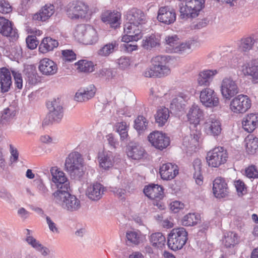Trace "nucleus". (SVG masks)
<instances>
[{
  "instance_id": "13",
  "label": "nucleus",
  "mask_w": 258,
  "mask_h": 258,
  "mask_svg": "<svg viewBox=\"0 0 258 258\" xmlns=\"http://www.w3.org/2000/svg\"><path fill=\"white\" fill-rule=\"evenodd\" d=\"M220 91L224 98L230 100L238 93L239 89L235 81L230 77H226L221 82Z\"/></svg>"
},
{
  "instance_id": "4",
  "label": "nucleus",
  "mask_w": 258,
  "mask_h": 258,
  "mask_svg": "<svg viewBox=\"0 0 258 258\" xmlns=\"http://www.w3.org/2000/svg\"><path fill=\"white\" fill-rule=\"evenodd\" d=\"M75 37L81 42L86 45H92L99 39L96 30L90 25L81 24L76 28Z\"/></svg>"
},
{
  "instance_id": "22",
  "label": "nucleus",
  "mask_w": 258,
  "mask_h": 258,
  "mask_svg": "<svg viewBox=\"0 0 258 258\" xmlns=\"http://www.w3.org/2000/svg\"><path fill=\"white\" fill-rule=\"evenodd\" d=\"M38 69L42 75L49 76L56 73L57 66L53 60L48 58H44L39 61Z\"/></svg>"
},
{
  "instance_id": "25",
  "label": "nucleus",
  "mask_w": 258,
  "mask_h": 258,
  "mask_svg": "<svg viewBox=\"0 0 258 258\" xmlns=\"http://www.w3.org/2000/svg\"><path fill=\"white\" fill-rule=\"evenodd\" d=\"M240 71L244 75L251 76L254 83H258V61L256 60L243 64Z\"/></svg>"
},
{
  "instance_id": "52",
  "label": "nucleus",
  "mask_w": 258,
  "mask_h": 258,
  "mask_svg": "<svg viewBox=\"0 0 258 258\" xmlns=\"http://www.w3.org/2000/svg\"><path fill=\"white\" fill-rule=\"evenodd\" d=\"M117 132L119 133L122 140L126 139L128 136L127 130L128 126L124 121L118 122L116 125Z\"/></svg>"
},
{
  "instance_id": "41",
  "label": "nucleus",
  "mask_w": 258,
  "mask_h": 258,
  "mask_svg": "<svg viewBox=\"0 0 258 258\" xmlns=\"http://www.w3.org/2000/svg\"><path fill=\"white\" fill-rule=\"evenodd\" d=\"M222 241L226 247H233L239 243V238L237 233L228 232L224 234Z\"/></svg>"
},
{
  "instance_id": "24",
  "label": "nucleus",
  "mask_w": 258,
  "mask_h": 258,
  "mask_svg": "<svg viewBox=\"0 0 258 258\" xmlns=\"http://www.w3.org/2000/svg\"><path fill=\"white\" fill-rule=\"evenodd\" d=\"M96 93V88L94 85H90L86 87L79 89L74 97L76 101L83 102L92 98Z\"/></svg>"
},
{
  "instance_id": "42",
  "label": "nucleus",
  "mask_w": 258,
  "mask_h": 258,
  "mask_svg": "<svg viewBox=\"0 0 258 258\" xmlns=\"http://www.w3.org/2000/svg\"><path fill=\"white\" fill-rule=\"evenodd\" d=\"M246 152L249 154H253L258 148V138L252 135L248 136L244 140Z\"/></svg>"
},
{
  "instance_id": "21",
  "label": "nucleus",
  "mask_w": 258,
  "mask_h": 258,
  "mask_svg": "<svg viewBox=\"0 0 258 258\" xmlns=\"http://www.w3.org/2000/svg\"><path fill=\"white\" fill-rule=\"evenodd\" d=\"M105 187L100 183L96 182L89 185L86 190V196L92 201H97L101 199Z\"/></svg>"
},
{
  "instance_id": "45",
  "label": "nucleus",
  "mask_w": 258,
  "mask_h": 258,
  "mask_svg": "<svg viewBox=\"0 0 258 258\" xmlns=\"http://www.w3.org/2000/svg\"><path fill=\"white\" fill-rule=\"evenodd\" d=\"M193 167L194 169V178L197 184L201 185L203 183V176L201 173L202 171V162L199 159H196L193 162Z\"/></svg>"
},
{
  "instance_id": "63",
  "label": "nucleus",
  "mask_w": 258,
  "mask_h": 258,
  "mask_svg": "<svg viewBox=\"0 0 258 258\" xmlns=\"http://www.w3.org/2000/svg\"><path fill=\"white\" fill-rule=\"evenodd\" d=\"M46 220L49 230L53 233H58L59 231L56 225L51 219L49 217L46 216Z\"/></svg>"
},
{
  "instance_id": "9",
  "label": "nucleus",
  "mask_w": 258,
  "mask_h": 258,
  "mask_svg": "<svg viewBox=\"0 0 258 258\" xmlns=\"http://www.w3.org/2000/svg\"><path fill=\"white\" fill-rule=\"evenodd\" d=\"M143 26L137 24L127 22L124 25V35L122 37L121 40L124 42L131 41H137L142 37L141 32Z\"/></svg>"
},
{
  "instance_id": "6",
  "label": "nucleus",
  "mask_w": 258,
  "mask_h": 258,
  "mask_svg": "<svg viewBox=\"0 0 258 258\" xmlns=\"http://www.w3.org/2000/svg\"><path fill=\"white\" fill-rule=\"evenodd\" d=\"M166 49L170 53L183 54L188 53L190 49V44L188 42H180L176 35H168L165 38Z\"/></svg>"
},
{
  "instance_id": "14",
  "label": "nucleus",
  "mask_w": 258,
  "mask_h": 258,
  "mask_svg": "<svg viewBox=\"0 0 258 258\" xmlns=\"http://www.w3.org/2000/svg\"><path fill=\"white\" fill-rule=\"evenodd\" d=\"M213 191L215 197L217 198H224L228 196L229 189L224 178L219 177L214 180Z\"/></svg>"
},
{
  "instance_id": "7",
  "label": "nucleus",
  "mask_w": 258,
  "mask_h": 258,
  "mask_svg": "<svg viewBox=\"0 0 258 258\" xmlns=\"http://www.w3.org/2000/svg\"><path fill=\"white\" fill-rule=\"evenodd\" d=\"M185 6H180V17L182 19L195 18L204 7V0H185Z\"/></svg>"
},
{
  "instance_id": "58",
  "label": "nucleus",
  "mask_w": 258,
  "mask_h": 258,
  "mask_svg": "<svg viewBox=\"0 0 258 258\" xmlns=\"http://www.w3.org/2000/svg\"><path fill=\"white\" fill-rule=\"evenodd\" d=\"M160 87L156 89L152 88L151 90L150 98L153 100V101L157 102L158 99L161 98L162 96L165 94V92H161L159 90ZM160 89H162L160 87Z\"/></svg>"
},
{
  "instance_id": "1",
  "label": "nucleus",
  "mask_w": 258,
  "mask_h": 258,
  "mask_svg": "<svg viewBox=\"0 0 258 258\" xmlns=\"http://www.w3.org/2000/svg\"><path fill=\"white\" fill-rule=\"evenodd\" d=\"M50 172L52 181L57 188L53 194L55 203L69 213L78 211L81 207V202L69 192L70 182L64 173L56 167H52Z\"/></svg>"
},
{
  "instance_id": "30",
  "label": "nucleus",
  "mask_w": 258,
  "mask_h": 258,
  "mask_svg": "<svg viewBox=\"0 0 258 258\" xmlns=\"http://www.w3.org/2000/svg\"><path fill=\"white\" fill-rule=\"evenodd\" d=\"M170 73L169 66H164L157 67H150L147 68L144 73L146 77H162L167 76Z\"/></svg>"
},
{
  "instance_id": "32",
  "label": "nucleus",
  "mask_w": 258,
  "mask_h": 258,
  "mask_svg": "<svg viewBox=\"0 0 258 258\" xmlns=\"http://www.w3.org/2000/svg\"><path fill=\"white\" fill-rule=\"evenodd\" d=\"M216 70H206L201 72L198 76V83L200 86H209L213 80L214 77L217 74Z\"/></svg>"
},
{
  "instance_id": "12",
  "label": "nucleus",
  "mask_w": 258,
  "mask_h": 258,
  "mask_svg": "<svg viewBox=\"0 0 258 258\" xmlns=\"http://www.w3.org/2000/svg\"><path fill=\"white\" fill-rule=\"evenodd\" d=\"M200 100L202 104L206 107H216L220 105L217 94L210 88H205L201 91Z\"/></svg>"
},
{
  "instance_id": "51",
  "label": "nucleus",
  "mask_w": 258,
  "mask_h": 258,
  "mask_svg": "<svg viewBox=\"0 0 258 258\" xmlns=\"http://www.w3.org/2000/svg\"><path fill=\"white\" fill-rule=\"evenodd\" d=\"M16 114V111L13 106L5 108L2 113L1 120L8 121L13 118Z\"/></svg>"
},
{
  "instance_id": "50",
  "label": "nucleus",
  "mask_w": 258,
  "mask_h": 258,
  "mask_svg": "<svg viewBox=\"0 0 258 258\" xmlns=\"http://www.w3.org/2000/svg\"><path fill=\"white\" fill-rule=\"evenodd\" d=\"M169 58L166 55H158L152 59V67H162L169 65Z\"/></svg>"
},
{
  "instance_id": "35",
  "label": "nucleus",
  "mask_w": 258,
  "mask_h": 258,
  "mask_svg": "<svg viewBox=\"0 0 258 258\" xmlns=\"http://www.w3.org/2000/svg\"><path fill=\"white\" fill-rule=\"evenodd\" d=\"M58 45V41L50 37L44 38L39 46V51L42 53H46L52 51Z\"/></svg>"
},
{
  "instance_id": "55",
  "label": "nucleus",
  "mask_w": 258,
  "mask_h": 258,
  "mask_svg": "<svg viewBox=\"0 0 258 258\" xmlns=\"http://www.w3.org/2000/svg\"><path fill=\"white\" fill-rule=\"evenodd\" d=\"M245 174L249 178H256L258 177V170L255 166L251 165L245 169Z\"/></svg>"
},
{
  "instance_id": "2",
  "label": "nucleus",
  "mask_w": 258,
  "mask_h": 258,
  "mask_svg": "<svg viewBox=\"0 0 258 258\" xmlns=\"http://www.w3.org/2000/svg\"><path fill=\"white\" fill-rule=\"evenodd\" d=\"M84 159L82 155L76 151L70 153L66 158L64 170L74 179H80L85 173Z\"/></svg>"
},
{
  "instance_id": "57",
  "label": "nucleus",
  "mask_w": 258,
  "mask_h": 258,
  "mask_svg": "<svg viewBox=\"0 0 258 258\" xmlns=\"http://www.w3.org/2000/svg\"><path fill=\"white\" fill-rule=\"evenodd\" d=\"M61 54L66 61H72L76 59V54L72 50H62Z\"/></svg>"
},
{
  "instance_id": "23",
  "label": "nucleus",
  "mask_w": 258,
  "mask_h": 258,
  "mask_svg": "<svg viewBox=\"0 0 258 258\" xmlns=\"http://www.w3.org/2000/svg\"><path fill=\"white\" fill-rule=\"evenodd\" d=\"M159 173L162 179L170 180L178 174V168L176 165L171 163L163 164L160 168Z\"/></svg>"
},
{
  "instance_id": "27",
  "label": "nucleus",
  "mask_w": 258,
  "mask_h": 258,
  "mask_svg": "<svg viewBox=\"0 0 258 258\" xmlns=\"http://www.w3.org/2000/svg\"><path fill=\"white\" fill-rule=\"evenodd\" d=\"M12 77L9 69L5 67L0 69V85L1 90L3 93L9 91L12 85Z\"/></svg>"
},
{
  "instance_id": "15",
  "label": "nucleus",
  "mask_w": 258,
  "mask_h": 258,
  "mask_svg": "<svg viewBox=\"0 0 258 258\" xmlns=\"http://www.w3.org/2000/svg\"><path fill=\"white\" fill-rule=\"evenodd\" d=\"M239 49L243 52H247L250 50H258V31L250 36L241 39Z\"/></svg>"
},
{
  "instance_id": "3",
  "label": "nucleus",
  "mask_w": 258,
  "mask_h": 258,
  "mask_svg": "<svg viewBox=\"0 0 258 258\" xmlns=\"http://www.w3.org/2000/svg\"><path fill=\"white\" fill-rule=\"evenodd\" d=\"M98 11L94 9L93 12L90 10L89 6L82 1H76L70 3L66 7V13L69 18L71 19H79L88 18L93 13Z\"/></svg>"
},
{
  "instance_id": "39",
  "label": "nucleus",
  "mask_w": 258,
  "mask_h": 258,
  "mask_svg": "<svg viewBox=\"0 0 258 258\" xmlns=\"http://www.w3.org/2000/svg\"><path fill=\"white\" fill-rule=\"evenodd\" d=\"M27 231V237L26 241L27 243L31 245L32 247L35 248L36 250L40 252L43 255H46L48 254V249L45 247H44L38 241H37L33 237L30 236V230L26 229Z\"/></svg>"
},
{
  "instance_id": "26",
  "label": "nucleus",
  "mask_w": 258,
  "mask_h": 258,
  "mask_svg": "<svg viewBox=\"0 0 258 258\" xmlns=\"http://www.w3.org/2000/svg\"><path fill=\"white\" fill-rule=\"evenodd\" d=\"M121 14L118 12L105 11L101 15V20L116 28L120 24Z\"/></svg>"
},
{
  "instance_id": "53",
  "label": "nucleus",
  "mask_w": 258,
  "mask_h": 258,
  "mask_svg": "<svg viewBox=\"0 0 258 258\" xmlns=\"http://www.w3.org/2000/svg\"><path fill=\"white\" fill-rule=\"evenodd\" d=\"M118 68L122 70L127 69L130 64L131 60L129 57L126 56H121L116 60Z\"/></svg>"
},
{
  "instance_id": "8",
  "label": "nucleus",
  "mask_w": 258,
  "mask_h": 258,
  "mask_svg": "<svg viewBox=\"0 0 258 258\" xmlns=\"http://www.w3.org/2000/svg\"><path fill=\"white\" fill-rule=\"evenodd\" d=\"M228 154L227 151L222 147H218L208 152L206 157L208 165L217 168L227 161Z\"/></svg>"
},
{
  "instance_id": "46",
  "label": "nucleus",
  "mask_w": 258,
  "mask_h": 258,
  "mask_svg": "<svg viewBox=\"0 0 258 258\" xmlns=\"http://www.w3.org/2000/svg\"><path fill=\"white\" fill-rule=\"evenodd\" d=\"M150 240L153 246L162 248L165 245L166 238L162 233L157 232L151 234Z\"/></svg>"
},
{
  "instance_id": "31",
  "label": "nucleus",
  "mask_w": 258,
  "mask_h": 258,
  "mask_svg": "<svg viewBox=\"0 0 258 258\" xmlns=\"http://www.w3.org/2000/svg\"><path fill=\"white\" fill-rule=\"evenodd\" d=\"M98 158L100 166L104 169L108 170L113 166L114 160L111 152L103 151L99 152Z\"/></svg>"
},
{
  "instance_id": "33",
  "label": "nucleus",
  "mask_w": 258,
  "mask_h": 258,
  "mask_svg": "<svg viewBox=\"0 0 258 258\" xmlns=\"http://www.w3.org/2000/svg\"><path fill=\"white\" fill-rule=\"evenodd\" d=\"M243 129L248 133L252 132L258 125V115L250 113L245 116L242 120Z\"/></svg>"
},
{
  "instance_id": "18",
  "label": "nucleus",
  "mask_w": 258,
  "mask_h": 258,
  "mask_svg": "<svg viewBox=\"0 0 258 258\" xmlns=\"http://www.w3.org/2000/svg\"><path fill=\"white\" fill-rule=\"evenodd\" d=\"M0 33L12 40H15L18 37L17 30L13 27L12 23L2 17H0Z\"/></svg>"
},
{
  "instance_id": "16",
  "label": "nucleus",
  "mask_w": 258,
  "mask_h": 258,
  "mask_svg": "<svg viewBox=\"0 0 258 258\" xmlns=\"http://www.w3.org/2000/svg\"><path fill=\"white\" fill-rule=\"evenodd\" d=\"M206 133L209 135L218 136L221 132V123L214 115H211L204 124Z\"/></svg>"
},
{
  "instance_id": "36",
  "label": "nucleus",
  "mask_w": 258,
  "mask_h": 258,
  "mask_svg": "<svg viewBox=\"0 0 258 258\" xmlns=\"http://www.w3.org/2000/svg\"><path fill=\"white\" fill-rule=\"evenodd\" d=\"M189 99L188 95L183 93H179L177 97L173 99L170 104V107L175 111H181L184 109L185 102Z\"/></svg>"
},
{
  "instance_id": "60",
  "label": "nucleus",
  "mask_w": 258,
  "mask_h": 258,
  "mask_svg": "<svg viewBox=\"0 0 258 258\" xmlns=\"http://www.w3.org/2000/svg\"><path fill=\"white\" fill-rule=\"evenodd\" d=\"M12 7L9 3L5 0H0V12L8 14L11 12Z\"/></svg>"
},
{
  "instance_id": "37",
  "label": "nucleus",
  "mask_w": 258,
  "mask_h": 258,
  "mask_svg": "<svg viewBox=\"0 0 258 258\" xmlns=\"http://www.w3.org/2000/svg\"><path fill=\"white\" fill-rule=\"evenodd\" d=\"M203 112L197 105H193L189 109L187 117L190 123L197 124L203 117Z\"/></svg>"
},
{
  "instance_id": "19",
  "label": "nucleus",
  "mask_w": 258,
  "mask_h": 258,
  "mask_svg": "<svg viewBox=\"0 0 258 258\" xmlns=\"http://www.w3.org/2000/svg\"><path fill=\"white\" fill-rule=\"evenodd\" d=\"M125 20L142 26L147 22L146 16L142 10L136 8L127 11L125 16Z\"/></svg>"
},
{
  "instance_id": "44",
  "label": "nucleus",
  "mask_w": 258,
  "mask_h": 258,
  "mask_svg": "<svg viewBox=\"0 0 258 258\" xmlns=\"http://www.w3.org/2000/svg\"><path fill=\"white\" fill-rule=\"evenodd\" d=\"M127 241L130 243L138 245L143 242L144 236L139 231H128L126 233Z\"/></svg>"
},
{
  "instance_id": "11",
  "label": "nucleus",
  "mask_w": 258,
  "mask_h": 258,
  "mask_svg": "<svg viewBox=\"0 0 258 258\" xmlns=\"http://www.w3.org/2000/svg\"><path fill=\"white\" fill-rule=\"evenodd\" d=\"M148 140L153 147L159 150H163L170 144L169 138L160 131L151 132L148 136Z\"/></svg>"
},
{
  "instance_id": "20",
  "label": "nucleus",
  "mask_w": 258,
  "mask_h": 258,
  "mask_svg": "<svg viewBox=\"0 0 258 258\" xmlns=\"http://www.w3.org/2000/svg\"><path fill=\"white\" fill-rule=\"evenodd\" d=\"M49 112L47 115L50 122H58L63 117V110L61 105L56 100H54L48 104Z\"/></svg>"
},
{
  "instance_id": "29",
  "label": "nucleus",
  "mask_w": 258,
  "mask_h": 258,
  "mask_svg": "<svg viewBox=\"0 0 258 258\" xmlns=\"http://www.w3.org/2000/svg\"><path fill=\"white\" fill-rule=\"evenodd\" d=\"M145 195L151 199H161L164 196V190L158 184H151L145 186Z\"/></svg>"
},
{
  "instance_id": "62",
  "label": "nucleus",
  "mask_w": 258,
  "mask_h": 258,
  "mask_svg": "<svg viewBox=\"0 0 258 258\" xmlns=\"http://www.w3.org/2000/svg\"><path fill=\"white\" fill-rule=\"evenodd\" d=\"M183 208L184 204L179 201H175L170 204V209L174 213L178 212L179 210Z\"/></svg>"
},
{
  "instance_id": "17",
  "label": "nucleus",
  "mask_w": 258,
  "mask_h": 258,
  "mask_svg": "<svg viewBox=\"0 0 258 258\" xmlns=\"http://www.w3.org/2000/svg\"><path fill=\"white\" fill-rule=\"evenodd\" d=\"M157 19L165 24H172L176 20L175 12L168 7H161L158 10Z\"/></svg>"
},
{
  "instance_id": "59",
  "label": "nucleus",
  "mask_w": 258,
  "mask_h": 258,
  "mask_svg": "<svg viewBox=\"0 0 258 258\" xmlns=\"http://www.w3.org/2000/svg\"><path fill=\"white\" fill-rule=\"evenodd\" d=\"M98 75L100 77L110 79L113 77V71L111 69L103 68L98 71Z\"/></svg>"
},
{
  "instance_id": "40",
  "label": "nucleus",
  "mask_w": 258,
  "mask_h": 258,
  "mask_svg": "<svg viewBox=\"0 0 258 258\" xmlns=\"http://www.w3.org/2000/svg\"><path fill=\"white\" fill-rule=\"evenodd\" d=\"M118 44L114 40L102 46L98 51V54L101 56H108L118 49Z\"/></svg>"
},
{
  "instance_id": "64",
  "label": "nucleus",
  "mask_w": 258,
  "mask_h": 258,
  "mask_svg": "<svg viewBox=\"0 0 258 258\" xmlns=\"http://www.w3.org/2000/svg\"><path fill=\"white\" fill-rule=\"evenodd\" d=\"M10 150L11 154V161L12 162H15L18 160L19 153L17 150L15 148L13 145H10Z\"/></svg>"
},
{
  "instance_id": "43",
  "label": "nucleus",
  "mask_w": 258,
  "mask_h": 258,
  "mask_svg": "<svg viewBox=\"0 0 258 258\" xmlns=\"http://www.w3.org/2000/svg\"><path fill=\"white\" fill-rule=\"evenodd\" d=\"M160 45V39L155 35L146 36L142 40V46L146 50H151L152 48L158 46Z\"/></svg>"
},
{
  "instance_id": "34",
  "label": "nucleus",
  "mask_w": 258,
  "mask_h": 258,
  "mask_svg": "<svg viewBox=\"0 0 258 258\" xmlns=\"http://www.w3.org/2000/svg\"><path fill=\"white\" fill-rule=\"evenodd\" d=\"M54 12V7L51 4H46L43 7L39 12L35 14L33 16L34 20L45 21L47 20Z\"/></svg>"
},
{
  "instance_id": "5",
  "label": "nucleus",
  "mask_w": 258,
  "mask_h": 258,
  "mask_svg": "<svg viewBox=\"0 0 258 258\" xmlns=\"http://www.w3.org/2000/svg\"><path fill=\"white\" fill-rule=\"evenodd\" d=\"M187 239V232L184 228L173 229L168 235L167 244L173 250L180 249Z\"/></svg>"
},
{
  "instance_id": "47",
  "label": "nucleus",
  "mask_w": 258,
  "mask_h": 258,
  "mask_svg": "<svg viewBox=\"0 0 258 258\" xmlns=\"http://www.w3.org/2000/svg\"><path fill=\"white\" fill-rule=\"evenodd\" d=\"M200 219V215L196 213H188L181 220V224L184 226H191L197 224Z\"/></svg>"
},
{
  "instance_id": "49",
  "label": "nucleus",
  "mask_w": 258,
  "mask_h": 258,
  "mask_svg": "<svg viewBox=\"0 0 258 258\" xmlns=\"http://www.w3.org/2000/svg\"><path fill=\"white\" fill-rule=\"evenodd\" d=\"M77 66V69L80 72H92L94 70V65L92 62L87 60H80L75 63Z\"/></svg>"
},
{
  "instance_id": "61",
  "label": "nucleus",
  "mask_w": 258,
  "mask_h": 258,
  "mask_svg": "<svg viewBox=\"0 0 258 258\" xmlns=\"http://www.w3.org/2000/svg\"><path fill=\"white\" fill-rule=\"evenodd\" d=\"M15 80V84L18 89H22L23 87V80L21 74L16 72L14 71H12Z\"/></svg>"
},
{
  "instance_id": "48",
  "label": "nucleus",
  "mask_w": 258,
  "mask_h": 258,
  "mask_svg": "<svg viewBox=\"0 0 258 258\" xmlns=\"http://www.w3.org/2000/svg\"><path fill=\"white\" fill-rule=\"evenodd\" d=\"M148 121L142 115L139 116L135 120L134 127L141 134L147 128Z\"/></svg>"
},
{
  "instance_id": "56",
  "label": "nucleus",
  "mask_w": 258,
  "mask_h": 258,
  "mask_svg": "<svg viewBox=\"0 0 258 258\" xmlns=\"http://www.w3.org/2000/svg\"><path fill=\"white\" fill-rule=\"evenodd\" d=\"M26 44L27 47L30 49H34L37 46L39 42L35 36H28L26 39Z\"/></svg>"
},
{
  "instance_id": "54",
  "label": "nucleus",
  "mask_w": 258,
  "mask_h": 258,
  "mask_svg": "<svg viewBox=\"0 0 258 258\" xmlns=\"http://www.w3.org/2000/svg\"><path fill=\"white\" fill-rule=\"evenodd\" d=\"M27 82L30 85H35L39 81V77L35 71H30L26 74Z\"/></svg>"
},
{
  "instance_id": "10",
  "label": "nucleus",
  "mask_w": 258,
  "mask_h": 258,
  "mask_svg": "<svg viewBox=\"0 0 258 258\" xmlns=\"http://www.w3.org/2000/svg\"><path fill=\"white\" fill-rule=\"evenodd\" d=\"M251 105L250 98L247 95L240 94L231 100L230 109L235 113H244L250 108Z\"/></svg>"
},
{
  "instance_id": "38",
  "label": "nucleus",
  "mask_w": 258,
  "mask_h": 258,
  "mask_svg": "<svg viewBox=\"0 0 258 258\" xmlns=\"http://www.w3.org/2000/svg\"><path fill=\"white\" fill-rule=\"evenodd\" d=\"M155 122L159 126L164 125L169 117V111L165 107L159 108L154 115Z\"/></svg>"
},
{
  "instance_id": "28",
  "label": "nucleus",
  "mask_w": 258,
  "mask_h": 258,
  "mask_svg": "<svg viewBox=\"0 0 258 258\" xmlns=\"http://www.w3.org/2000/svg\"><path fill=\"white\" fill-rule=\"evenodd\" d=\"M126 153L128 157L134 160H140L146 154L145 149L137 143H131L127 147Z\"/></svg>"
}]
</instances>
